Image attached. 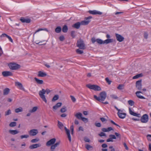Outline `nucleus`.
Wrapping results in <instances>:
<instances>
[{"label": "nucleus", "mask_w": 151, "mask_h": 151, "mask_svg": "<svg viewBox=\"0 0 151 151\" xmlns=\"http://www.w3.org/2000/svg\"><path fill=\"white\" fill-rule=\"evenodd\" d=\"M39 140L38 138L35 139L31 140V142L32 143H35L39 141Z\"/></svg>", "instance_id": "8fccbe9b"}, {"label": "nucleus", "mask_w": 151, "mask_h": 151, "mask_svg": "<svg viewBox=\"0 0 151 151\" xmlns=\"http://www.w3.org/2000/svg\"><path fill=\"white\" fill-rule=\"evenodd\" d=\"M129 111L130 114L133 116H137L139 117H140V114H137L133 111L130 108H129Z\"/></svg>", "instance_id": "ddd939ff"}, {"label": "nucleus", "mask_w": 151, "mask_h": 151, "mask_svg": "<svg viewBox=\"0 0 151 151\" xmlns=\"http://www.w3.org/2000/svg\"><path fill=\"white\" fill-rule=\"evenodd\" d=\"M8 36V35H6V34H5V33H3V34H2L0 36V37L1 38L2 37H7Z\"/></svg>", "instance_id": "774afa93"}, {"label": "nucleus", "mask_w": 151, "mask_h": 151, "mask_svg": "<svg viewBox=\"0 0 151 151\" xmlns=\"http://www.w3.org/2000/svg\"><path fill=\"white\" fill-rule=\"evenodd\" d=\"M59 98V96L58 95H55L52 99V101L55 102L56 101L58 100Z\"/></svg>", "instance_id": "72a5a7b5"}, {"label": "nucleus", "mask_w": 151, "mask_h": 151, "mask_svg": "<svg viewBox=\"0 0 151 151\" xmlns=\"http://www.w3.org/2000/svg\"><path fill=\"white\" fill-rule=\"evenodd\" d=\"M50 92V91L48 89H46L45 90L44 89H42L39 92V94L40 97L45 103H47V100L46 99L45 94L46 93L47 94H48Z\"/></svg>", "instance_id": "f257e3e1"}, {"label": "nucleus", "mask_w": 151, "mask_h": 151, "mask_svg": "<svg viewBox=\"0 0 151 151\" xmlns=\"http://www.w3.org/2000/svg\"><path fill=\"white\" fill-rule=\"evenodd\" d=\"M88 12L90 14L93 15H95L96 14H98L99 15H101L102 14V12L98 11L96 10H94L93 11L89 10L88 11Z\"/></svg>", "instance_id": "4468645a"}, {"label": "nucleus", "mask_w": 151, "mask_h": 151, "mask_svg": "<svg viewBox=\"0 0 151 151\" xmlns=\"http://www.w3.org/2000/svg\"><path fill=\"white\" fill-rule=\"evenodd\" d=\"M58 126L60 129L62 130H63L64 127L63 124L62 122H60L59 121H58Z\"/></svg>", "instance_id": "cd10ccee"}, {"label": "nucleus", "mask_w": 151, "mask_h": 151, "mask_svg": "<svg viewBox=\"0 0 151 151\" xmlns=\"http://www.w3.org/2000/svg\"><path fill=\"white\" fill-rule=\"evenodd\" d=\"M141 94H142V93L140 91H137L136 92V96L138 98L141 99H145V98L141 95Z\"/></svg>", "instance_id": "6ab92c4d"}, {"label": "nucleus", "mask_w": 151, "mask_h": 151, "mask_svg": "<svg viewBox=\"0 0 151 151\" xmlns=\"http://www.w3.org/2000/svg\"><path fill=\"white\" fill-rule=\"evenodd\" d=\"M10 91V89L8 88H6L3 90V95H8Z\"/></svg>", "instance_id": "a878e982"}, {"label": "nucleus", "mask_w": 151, "mask_h": 151, "mask_svg": "<svg viewBox=\"0 0 151 151\" xmlns=\"http://www.w3.org/2000/svg\"><path fill=\"white\" fill-rule=\"evenodd\" d=\"M113 39H107L104 41V44H108L112 42Z\"/></svg>", "instance_id": "c85d7f7f"}, {"label": "nucleus", "mask_w": 151, "mask_h": 151, "mask_svg": "<svg viewBox=\"0 0 151 151\" xmlns=\"http://www.w3.org/2000/svg\"><path fill=\"white\" fill-rule=\"evenodd\" d=\"M148 34L147 32H145L144 34V37L146 39H147L148 37Z\"/></svg>", "instance_id": "338daca9"}, {"label": "nucleus", "mask_w": 151, "mask_h": 151, "mask_svg": "<svg viewBox=\"0 0 151 151\" xmlns=\"http://www.w3.org/2000/svg\"><path fill=\"white\" fill-rule=\"evenodd\" d=\"M100 119L103 122H106L107 121V120L106 119L103 117H101L100 118Z\"/></svg>", "instance_id": "680f3d73"}, {"label": "nucleus", "mask_w": 151, "mask_h": 151, "mask_svg": "<svg viewBox=\"0 0 151 151\" xmlns=\"http://www.w3.org/2000/svg\"><path fill=\"white\" fill-rule=\"evenodd\" d=\"M59 39L60 41H63L65 40V38L63 35H61L59 37Z\"/></svg>", "instance_id": "79ce46f5"}, {"label": "nucleus", "mask_w": 151, "mask_h": 151, "mask_svg": "<svg viewBox=\"0 0 151 151\" xmlns=\"http://www.w3.org/2000/svg\"><path fill=\"white\" fill-rule=\"evenodd\" d=\"M75 116L78 119H81L82 117V113L79 112L75 114Z\"/></svg>", "instance_id": "393cba45"}, {"label": "nucleus", "mask_w": 151, "mask_h": 151, "mask_svg": "<svg viewBox=\"0 0 151 151\" xmlns=\"http://www.w3.org/2000/svg\"><path fill=\"white\" fill-rule=\"evenodd\" d=\"M115 35L117 40L119 42H122L124 40V38L121 35L117 33H116Z\"/></svg>", "instance_id": "9b49d317"}, {"label": "nucleus", "mask_w": 151, "mask_h": 151, "mask_svg": "<svg viewBox=\"0 0 151 151\" xmlns=\"http://www.w3.org/2000/svg\"><path fill=\"white\" fill-rule=\"evenodd\" d=\"M17 123L15 122H11L9 124V126L11 127H14L16 125Z\"/></svg>", "instance_id": "37998d69"}, {"label": "nucleus", "mask_w": 151, "mask_h": 151, "mask_svg": "<svg viewBox=\"0 0 151 151\" xmlns=\"http://www.w3.org/2000/svg\"><path fill=\"white\" fill-rule=\"evenodd\" d=\"M76 46L81 49L84 50L86 48L84 41L81 39H80L77 40Z\"/></svg>", "instance_id": "7ed1b4c3"}, {"label": "nucleus", "mask_w": 151, "mask_h": 151, "mask_svg": "<svg viewBox=\"0 0 151 151\" xmlns=\"http://www.w3.org/2000/svg\"><path fill=\"white\" fill-rule=\"evenodd\" d=\"M34 79L38 84H42L43 83V81L42 80H39L36 77H35Z\"/></svg>", "instance_id": "bb28decb"}, {"label": "nucleus", "mask_w": 151, "mask_h": 151, "mask_svg": "<svg viewBox=\"0 0 151 151\" xmlns=\"http://www.w3.org/2000/svg\"><path fill=\"white\" fill-rule=\"evenodd\" d=\"M47 74L45 72L41 71H39L38 72V76L39 77H44L47 76Z\"/></svg>", "instance_id": "412c9836"}, {"label": "nucleus", "mask_w": 151, "mask_h": 151, "mask_svg": "<svg viewBox=\"0 0 151 151\" xmlns=\"http://www.w3.org/2000/svg\"><path fill=\"white\" fill-rule=\"evenodd\" d=\"M143 76V74L142 73H140L137 74L136 76H134L133 78V79H135L139 78V77H142Z\"/></svg>", "instance_id": "58836bf2"}, {"label": "nucleus", "mask_w": 151, "mask_h": 151, "mask_svg": "<svg viewBox=\"0 0 151 151\" xmlns=\"http://www.w3.org/2000/svg\"><path fill=\"white\" fill-rule=\"evenodd\" d=\"M11 111L10 109H9L7 111L5 112V116H7L11 114Z\"/></svg>", "instance_id": "49530a36"}, {"label": "nucleus", "mask_w": 151, "mask_h": 151, "mask_svg": "<svg viewBox=\"0 0 151 151\" xmlns=\"http://www.w3.org/2000/svg\"><path fill=\"white\" fill-rule=\"evenodd\" d=\"M40 146V144H33L32 145H30L29 147V148L30 149H33L36 148L37 147H39Z\"/></svg>", "instance_id": "aec40b11"}, {"label": "nucleus", "mask_w": 151, "mask_h": 151, "mask_svg": "<svg viewBox=\"0 0 151 151\" xmlns=\"http://www.w3.org/2000/svg\"><path fill=\"white\" fill-rule=\"evenodd\" d=\"M76 52L78 54H82L83 53V51L81 50L79 48L76 49Z\"/></svg>", "instance_id": "c9c22d12"}, {"label": "nucleus", "mask_w": 151, "mask_h": 151, "mask_svg": "<svg viewBox=\"0 0 151 151\" xmlns=\"http://www.w3.org/2000/svg\"><path fill=\"white\" fill-rule=\"evenodd\" d=\"M92 18V17L91 16H89L88 17H86L85 18V20L82 21L80 22L81 25H85L88 24L91 21V20H90V19H91Z\"/></svg>", "instance_id": "423d86ee"}, {"label": "nucleus", "mask_w": 151, "mask_h": 151, "mask_svg": "<svg viewBox=\"0 0 151 151\" xmlns=\"http://www.w3.org/2000/svg\"><path fill=\"white\" fill-rule=\"evenodd\" d=\"M20 21L23 23H29L31 22V20L30 19H25L24 18V17H22L20 19Z\"/></svg>", "instance_id": "4be33fe9"}, {"label": "nucleus", "mask_w": 151, "mask_h": 151, "mask_svg": "<svg viewBox=\"0 0 151 151\" xmlns=\"http://www.w3.org/2000/svg\"><path fill=\"white\" fill-rule=\"evenodd\" d=\"M70 97L71 99L73 102H75L76 101V99L75 97L72 95H70Z\"/></svg>", "instance_id": "3c124183"}, {"label": "nucleus", "mask_w": 151, "mask_h": 151, "mask_svg": "<svg viewBox=\"0 0 151 151\" xmlns=\"http://www.w3.org/2000/svg\"><path fill=\"white\" fill-rule=\"evenodd\" d=\"M67 111L66 109V107L65 106H64L61 109H60V111L62 113H64L65 112Z\"/></svg>", "instance_id": "c03bdc74"}, {"label": "nucleus", "mask_w": 151, "mask_h": 151, "mask_svg": "<svg viewBox=\"0 0 151 151\" xmlns=\"http://www.w3.org/2000/svg\"><path fill=\"white\" fill-rule=\"evenodd\" d=\"M129 104L131 106H132L134 104V101L131 100H129L128 101Z\"/></svg>", "instance_id": "a19ab883"}, {"label": "nucleus", "mask_w": 151, "mask_h": 151, "mask_svg": "<svg viewBox=\"0 0 151 151\" xmlns=\"http://www.w3.org/2000/svg\"><path fill=\"white\" fill-rule=\"evenodd\" d=\"M75 34V32L74 31H72L71 32V35L73 38H74L76 36Z\"/></svg>", "instance_id": "09e8293b"}, {"label": "nucleus", "mask_w": 151, "mask_h": 151, "mask_svg": "<svg viewBox=\"0 0 151 151\" xmlns=\"http://www.w3.org/2000/svg\"><path fill=\"white\" fill-rule=\"evenodd\" d=\"M64 129L65 130L66 134L67 135L68 137L70 142L71 141V136L70 134V130L66 128V127H64Z\"/></svg>", "instance_id": "2eb2a0df"}, {"label": "nucleus", "mask_w": 151, "mask_h": 151, "mask_svg": "<svg viewBox=\"0 0 151 151\" xmlns=\"http://www.w3.org/2000/svg\"><path fill=\"white\" fill-rule=\"evenodd\" d=\"M105 80L109 84V85L111 84V81L108 78H106Z\"/></svg>", "instance_id": "6e6d98bb"}, {"label": "nucleus", "mask_w": 151, "mask_h": 151, "mask_svg": "<svg viewBox=\"0 0 151 151\" xmlns=\"http://www.w3.org/2000/svg\"><path fill=\"white\" fill-rule=\"evenodd\" d=\"M147 137L148 141H151V134H148Z\"/></svg>", "instance_id": "13d9d810"}, {"label": "nucleus", "mask_w": 151, "mask_h": 151, "mask_svg": "<svg viewBox=\"0 0 151 151\" xmlns=\"http://www.w3.org/2000/svg\"><path fill=\"white\" fill-rule=\"evenodd\" d=\"M45 30V31H48L47 29H46V28H45L44 29H42V28L39 29H38V30H36L35 32V33H34V34L33 35V37H34V38H35V39L37 40L38 39V37H37V36L36 35V33L37 32H39L40 31H42V30Z\"/></svg>", "instance_id": "dca6fc26"}, {"label": "nucleus", "mask_w": 151, "mask_h": 151, "mask_svg": "<svg viewBox=\"0 0 151 151\" xmlns=\"http://www.w3.org/2000/svg\"><path fill=\"white\" fill-rule=\"evenodd\" d=\"M56 147H55L54 144L51 145L50 147V149L52 150H53L55 149Z\"/></svg>", "instance_id": "e2e57ef3"}, {"label": "nucleus", "mask_w": 151, "mask_h": 151, "mask_svg": "<svg viewBox=\"0 0 151 151\" xmlns=\"http://www.w3.org/2000/svg\"><path fill=\"white\" fill-rule=\"evenodd\" d=\"M115 134L117 138H120L121 137V135L120 134L117 132H115Z\"/></svg>", "instance_id": "4d7b16f0"}, {"label": "nucleus", "mask_w": 151, "mask_h": 151, "mask_svg": "<svg viewBox=\"0 0 151 151\" xmlns=\"http://www.w3.org/2000/svg\"><path fill=\"white\" fill-rule=\"evenodd\" d=\"M8 66L9 68L12 70H17L20 68V65L18 64L14 63H11L9 64Z\"/></svg>", "instance_id": "20e7f679"}, {"label": "nucleus", "mask_w": 151, "mask_h": 151, "mask_svg": "<svg viewBox=\"0 0 151 151\" xmlns=\"http://www.w3.org/2000/svg\"><path fill=\"white\" fill-rule=\"evenodd\" d=\"M142 80H139L136 82V86L137 89L140 90L142 88Z\"/></svg>", "instance_id": "6e6552de"}, {"label": "nucleus", "mask_w": 151, "mask_h": 151, "mask_svg": "<svg viewBox=\"0 0 151 151\" xmlns=\"http://www.w3.org/2000/svg\"><path fill=\"white\" fill-rule=\"evenodd\" d=\"M95 126L98 127H100L101 126V124L100 123H95Z\"/></svg>", "instance_id": "69168bd1"}, {"label": "nucleus", "mask_w": 151, "mask_h": 151, "mask_svg": "<svg viewBox=\"0 0 151 151\" xmlns=\"http://www.w3.org/2000/svg\"><path fill=\"white\" fill-rule=\"evenodd\" d=\"M113 130V128L111 127H109L107 128H103L101 129V130L102 132H109L111 130Z\"/></svg>", "instance_id": "5701e85b"}, {"label": "nucleus", "mask_w": 151, "mask_h": 151, "mask_svg": "<svg viewBox=\"0 0 151 151\" xmlns=\"http://www.w3.org/2000/svg\"><path fill=\"white\" fill-rule=\"evenodd\" d=\"M111 97L114 99H117L118 98V97L115 95L112 94L110 95Z\"/></svg>", "instance_id": "864d4df0"}, {"label": "nucleus", "mask_w": 151, "mask_h": 151, "mask_svg": "<svg viewBox=\"0 0 151 151\" xmlns=\"http://www.w3.org/2000/svg\"><path fill=\"white\" fill-rule=\"evenodd\" d=\"M99 135L101 137L103 136H106V134L104 133L103 132H101L99 134Z\"/></svg>", "instance_id": "603ef678"}, {"label": "nucleus", "mask_w": 151, "mask_h": 151, "mask_svg": "<svg viewBox=\"0 0 151 151\" xmlns=\"http://www.w3.org/2000/svg\"><path fill=\"white\" fill-rule=\"evenodd\" d=\"M9 132L10 134L13 135L16 134L19 132L18 131L16 130H9Z\"/></svg>", "instance_id": "2f4dec72"}, {"label": "nucleus", "mask_w": 151, "mask_h": 151, "mask_svg": "<svg viewBox=\"0 0 151 151\" xmlns=\"http://www.w3.org/2000/svg\"><path fill=\"white\" fill-rule=\"evenodd\" d=\"M148 120V115L146 114L143 115L141 117V121L142 122L145 123L147 122Z\"/></svg>", "instance_id": "0eeeda50"}, {"label": "nucleus", "mask_w": 151, "mask_h": 151, "mask_svg": "<svg viewBox=\"0 0 151 151\" xmlns=\"http://www.w3.org/2000/svg\"><path fill=\"white\" fill-rule=\"evenodd\" d=\"M28 133L30 136H34L38 133V132L37 129H32L29 131Z\"/></svg>", "instance_id": "1a4fd4ad"}, {"label": "nucleus", "mask_w": 151, "mask_h": 151, "mask_svg": "<svg viewBox=\"0 0 151 151\" xmlns=\"http://www.w3.org/2000/svg\"><path fill=\"white\" fill-rule=\"evenodd\" d=\"M99 95V96L98 97L95 95L94 96V98L99 101H103L106 97V93L105 91H103L100 93Z\"/></svg>", "instance_id": "f03ea898"}, {"label": "nucleus", "mask_w": 151, "mask_h": 151, "mask_svg": "<svg viewBox=\"0 0 151 151\" xmlns=\"http://www.w3.org/2000/svg\"><path fill=\"white\" fill-rule=\"evenodd\" d=\"M96 42L97 43L99 44H104V41H103L102 40L99 39H96Z\"/></svg>", "instance_id": "4c0bfd02"}, {"label": "nucleus", "mask_w": 151, "mask_h": 151, "mask_svg": "<svg viewBox=\"0 0 151 151\" xmlns=\"http://www.w3.org/2000/svg\"><path fill=\"white\" fill-rule=\"evenodd\" d=\"M122 112H118L117 113L119 117L121 119L124 118L126 115V114L125 113H122Z\"/></svg>", "instance_id": "f3484780"}, {"label": "nucleus", "mask_w": 151, "mask_h": 151, "mask_svg": "<svg viewBox=\"0 0 151 151\" xmlns=\"http://www.w3.org/2000/svg\"><path fill=\"white\" fill-rule=\"evenodd\" d=\"M124 85L123 84H119L117 87V88L120 90H122L124 89Z\"/></svg>", "instance_id": "e433bc0d"}, {"label": "nucleus", "mask_w": 151, "mask_h": 151, "mask_svg": "<svg viewBox=\"0 0 151 151\" xmlns=\"http://www.w3.org/2000/svg\"><path fill=\"white\" fill-rule=\"evenodd\" d=\"M85 147L88 150H91L93 149V147L88 144H86Z\"/></svg>", "instance_id": "7c9ffc66"}, {"label": "nucleus", "mask_w": 151, "mask_h": 151, "mask_svg": "<svg viewBox=\"0 0 151 151\" xmlns=\"http://www.w3.org/2000/svg\"><path fill=\"white\" fill-rule=\"evenodd\" d=\"M56 139L55 138H52L48 141L46 143V145L49 147L54 144L56 142Z\"/></svg>", "instance_id": "9d476101"}, {"label": "nucleus", "mask_w": 151, "mask_h": 151, "mask_svg": "<svg viewBox=\"0 0 151 151\" xmlns=\"http://www.w3.org/2000/svg\"><path fill=\"white\" fill-rule=\"evenodd\" d=\"M22 109L21 107H20L19 108H17L15 110V112L16 113H18L19 112H22Z\"/></svg>", "instance_id": "ea45409f"}, {"label": "nucleus", "mask_w": 151, "mask_h": 151, "mask_svg": "<svg viewBox=\"0 0 151 151\" xmlns=\"http://www.w3.org/2000/svg\"><path fill=\"white\" fill-rule=\"evenodd\" d=\"M81 25L80 22H78L73 25L72 27L76 29H78L80 28Z\"/></svg>", "instance_id": "a211bd4d"}, {"label": "nucleus", "mask_w": 151, "mask_h": 151, "mask_svg": "<svg viewBox=\"0 0 151 151\" xmlns=\"http://www.w3.org/2000/svg\"><path fill=\"white\" fill-rule=\"evenodd\" d=\"M70 129L71 132V134H73V132L74 131L73 126L71 125L70 127Z\"/></svg>", "instance_id": "0e129e2a"}, {"label": "nucleus", "mask_w": 151, "mask_h": 151, "mask_svg": "<svg viewBox=\"0 0 151 151\" xmlns=\"http://www.w3.org/2000/svg\"><path fill=\"white\" fill-rule=\"evenodd\" d=\"M86 86L89 89L93 90L94 91H100L101 90V87L97 85H91L88 84Z\"/></svg>", "instance_id": "39448f33"}, {"label": "nucleus", "mask_w": 151, "mask_h": 151, "mask_svg": "<svg viewBox=\"0 0 151 151\" xmlns=\"http://www.w3.org/2000/svg\"><path fill=\"white\" fill-rule=\"evenodd\" d=\"M62 105V103L58 102L55 105L53 106V108L54 109L56 110L58 108L60 107Z\"/></svg>", "instance_id": "b1692460"}, {"label": "nucleus", "mask_w": 151, "mask_h": 151, "mask_svg": "<svg viewBox=\"0 0 151 151\" xmlns=\"http://www.w3.org/2000/svg\"><path fill=\"white\" fill-rule=\"evenodd\" d=\"M84 140L86 142H90V139L86 137H84Z\"/></svg>", "instance_id": "052dcab7"}, {"label": "nucleus", "mask_w": 151, "mask_h": 151, "mask_svg": "<svg viewBox=\"0 0 151 151\" xmlns=\"http://www.w3.org/2000/svg\"><path fill=\"white\" fill-rule=\"evenodd\" d=\"M68 30V27L66 25H64L62 28V31L64 33H66Z\"/></svg>", "instance_id": "c756f323"}, {"label": "nucleus", "mask_w": 151, "mask_h": 151, "mask_svg": "<svg viewBox=\"0 0 151 151\" xmlns=\"http://www.w3.org/2000/svg\"><path fill=\"white\" fill-rule=\"evenodd\" d=\"M20 137L21 139L27 138L29 137V136L28 135H21Z\"/></svg>", "instance_id": "a18cd8bd"}, {"label": "nucleus", "mask_w": 151, "mask_h": 151, "mask_svg": "<svg viewBox=\"0 0 151 151\" xmlns=\"http://www.w3.org/2000/svg\"><path fill=\"white\" fill-rule=\"evenodd\" d=\"M61 27L60 26H58L55 29V31L56 33H58L61 32Z\"/></svg>", "instance_id": "473e14b6"}, {"label": "nucleus", "mask_w": 151, "mask_h": 151, "mask_svg": "<svg viewBox=\"0 0 151 151\" xmlns=\"http://www.w3.org/2000/svg\"><path fill=\"white\" fill-rule=\"evenodd\" d=\"M96 39L95 37H92L91 39V41L94 44V43L96 42Z\"/></svg>", "instance_id": "bf43d9fd"}, {"label": "nucleus", "mask_w": 151, "mask_h": 151, "mask_svg": "<svg viewBox=\"0 0 151 151\" xmlns=\"http://www.w3.org/2000/svg\"><path fill=\"white\" fill-rule=\"evenodd\" d=\"M38 108L37 106H35L32 109H31L29 111V112L30 113H33L35 112L37 109Z\"/></svg>", "instance_id": "f704fd0d"}, {"label": "nucleus", "mask_w": 151, "mask_h": 151, "mask_svg": "<svg viewBox=\"0 0 151 151\" xmlns=\"http://www.w3.org/2000/svg\"><path fill=\"white\" fill-rule=\"evenodd\" d=\"M2 73L3 76L4 77H7L13 75V74L11 72L8 71H3Z\"/></svg>", "instance_id": "f8f14e48"}, {"label": "nucleus", "mask_w": 151, "mask_h": 151, "mask_svg": "<svg viewBox=\"0 0 151 151\" xmlns=\"http://www.w3.org/2000/svg\"><path fill=\"white\" fill-rule=\"evenodd\" d=\"M110 137L112 139H116V136L113 134H110L109 135Z\"/></svg>", "instance_id": "5fc2aeb1"}, {"label": "nucleus", "mask_w": 151, "mask_h": 151, "mask_svg": "<svg viewBox=\"0 0 151 151\" xmlns=\"http://www.w3.org/2000/svg\"><path fill=\"white\" fill-rule=\"evenodd\" d=\"M81 120L84 122L85 123H87L88 122V119L87 118H86L85 117H82Z\"/></svg>", "instance_id": "de8ad7c7"}]
</instances>
